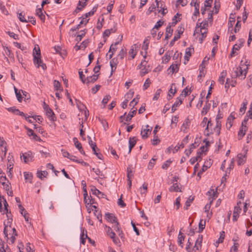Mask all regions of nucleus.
<instances>
[{"label": "nucleus", "mask_w": 252, "mask_h": 252, "mask_svg": "<svg viewBox=\"0 0 252 252\" xmlns=\"http://www.w3.org/2000/svg\"><path fill=\"white\" fill-rule=\"evenodd\" d=\"M248 69V67H247L246 68L243 69L242 67L239 66L235 68H233L231 72L232 78L235 79L239 78L241 80L245 79L247 74Z\"/></svg>", "instance_id": "nucleus-1"}, {"label": "nucleus", "mask_w": 252, "mask_h": 252, "mask_svg": "<svg viewBox=\"0 0 252 252\" xmlns=\"http://www.w3.org/2000/svg\"><path fill=\"white\" fill-rule=\"evenodd\" d=\"M33 62L36 65L37 68L41 66L43 70L46 69V65L44 64L40 58V50L39 48L37 49L35 47L33 51Z\"/></svg>", "instance_id": "nucleus-2"}, {"label": "nucleus", "mask_w": 252, "mask_h": 252, "mask_svg": "<svg viewBox=\"0 0 252 252\" xmlns=\"http://www.w3.org/2000/svg\"><path fill=\"white\" fill-rule=\"evenodd\" d=\"M33 154L31 151H28L22 154V156H21V158H23L24 161L25 163L32 161L33 160Z\"/></svg>", "instance_id": "nucleus-3"}, {"label": "nucleus", "mask_w": 252, "mask_h": 252, "mask_svg": "<svg viewBox=\"0 0 252 252\" xmlns=\"http://www.w3.org/2000/svg\"><path fill=\"white\" fill-rule=\"evenodd\" d=\"M152 130V127H149V126L148 125H147L146 126V128H144L142 127L141 131V135L142 138L143 139H147L148 137L149 133H150L151 132Z\"/></svg>", "instance_id": "nucleus-4"}, {"label": "nucleus", "mask_w": 252, "mask_h": 252, "mask_svg": "<svg viewBox=\"0 0 252 252\" xmlns=\"http://www.w3.org/2000/svg\"><path fill=\"white\" fill-rule=\"evenodd\" d=\"M93 194L97 196L99 198H104L106 195L97 189L95 187L93 186L91 189Z\"/></svg>", "instance_id": "nucleus-5"}, {"label": "nucleus", "mask_w": 252, "mask_h": 252, "mask_svg": "<svg viewBox=\"0 0 252 252\" xmlns=\"http://www.w3.org/2000/svg\"><path fill=\"white\" fill-rule=\"evenodd\" d=\"M207 24L206 22H205L203 25V27L200 29V32L201 33V36L199 38V41L200 43H202L204 39L206 36L207 34V30L205 28V25Z\"/></svg>", "instance_id": "nucleus-6"}, {"label": "nucleus", "mask_w": 252, "mask_h": 252, "mask_svg": "<svg viewBox=\"0 0 252 252\" xmlns=\"http://www.w3.org/2000/svg\"><path fill=\"white\" fill-rule=\"evenodd\" d=\"M203 239L202 235H199L198 238L195 241V245L193 247V250L195 252L197 250H199L201 248V243Z\"/></svg>", "instance_id": "nucleus-7"}, {"label": "nucleus", "mask_w": 252, "mask_h": 252, "mask_svg": "<svg viewBox=\"0 0 252 252\" xmlns=\"http://www.w3.org/2000/svg\"><path fill=\"white\" fill-rule=\"evenodd\" d=\"M45 112L46 115L49 119V120L52 121L53 122L56 121V117L55 116V114L51 108H49L45 110Z\"/></svg>", "instance_id": "nucleus-8"}, {"label": "nucleus", "mask_w": 252, "mask_h": 252, "mask_svg": "<svg viewBox=\"0 0 252 252\" xmlns=\"http://www.w3.org/2000/svg\"><path fill=\"white\" fill-rule=\"evenodd\" d=\"M189 135L186 136L182 140L180 144H178L175 147L174 149L175 152H177L180 149L183 148L184 147L185 145L189 142Z\"/></svg>", "instance_id": "nucleus-9"}, {"label": "nucleus", "mask_w": 252, "mask_h": 252, "mask_svg": "<svg viewBox=\"0 0 252 252\" xmlns=\"http://www.w3.org/2000/svg\"><path fill=\"white\" fill-rule=\"evenodd\" d=\"M192 52H194V48L192 46H190L189 47L187 48L186 49L184 58L187 62L189 61V57L191 56Z\"/></svg>", "instance_id": "nucleus-10"}, {"label": "nucleus", "mask_w": 252, "mask_h": 252, "mask_svg": "<svg viewBox=\"0 0 252 252\" xmlns=\"http://www.w3.org/2000/svg\"><path fill=\"white\" fill-rule=\"evenodd\" d=\"M106 219L111 223H115L118 221L117 218L113 214L109 213L105 214Z\"/></svg>", "instance_id": "nucleus-11"}, {"label": "nucleus", "mask_w": 252, "mask_h": 252, "mask_svg": "<svg viewBox=\"0 0 252 252\" xmlns=\"http://www.w3.org/2000/svg\"><path fill=\"white\" fill-rule=\"evenodd\" d=\"M247 129V126H241L238 133V138L239 140H241L244 137Z\"/></svg>", "instance_id": "nucleus-12"}, {"label": "nucleus", "mask_w": 252, "mask_h": 252, "mask_svg": "<svg viewBox=\"0 0 252 252\" xmlns=\"http://www.w3.org/2000/svg\"><path fill=\"white\" fill-rule=\"evenodd\" d=\"M136 139L135 137H130L129 138V151L128 153H130L132 149L134 147L136 143Z\"/></svg>", "instance_id": "nucleus-13"}, {"label": "nucleus", "mask_w": 252, "mask_h": 252, "mask_svg": "<svg viewBox=\"0 0 252 252\" xmlns=\"http://www.w3.org/2000/svg\"><path fill=\"white\" fill-rule=\"evenodd\" d=\"M27 129V134L30 136H32V139L38 141L40 140V138H39L36 134L34 132V131L29 128L26 127Z\"/></svg>", "instance_id": "nucleus-14"}, {"label": "nucleus", "mask_w": 252, "mask_h": 252, "mask_svg": "<svg viewBox=\"0 0 252 252\" xmlns=\"http://www.w3.org/2000/svg\"><path fill=\"white\" fill-rule=\"evenodd\" d=\"M84 1H85L84 2V3L82 5V7L80 6L81 5V3L82 1H79V2H78V5H77V6L76 8L75 9V10L74 11V12L73 13V14H77L80 11L82 10V9L86 6V2L88 1V0H84Z\"/></svg>", "instance_id": "nucleus-15"}, {"label": "nucleus", "mask_w": 252, "mask_h": 252, "mask_svg": "<svg viewBox=\"0 0 252 252\" xmlns=\"http://www.w3.org/2000/svg\"><path fill=\"white\" fill-rule=\"evenodd\" d=\"M96 10V7H94L91 11L90 12L86 13L84 16L80 17V19H81V20H88V17L89 16H92L94 15L95 11Z\"/></svg>", "instance_id": "nucleus-16"}, {"label": "nucleus", "mask_w": 252, "mask_h": 252, "mask_svg": "<svg viewBox=\"0 0 252 252\" xmlns=\"http://www.w3.org/2000/svg\"><path fill=\"white\" fill-rule=\"evenodd\" d=\"M237 157H238V160H237L238 165H241L244 164L246 160V156L241 154H240L238 155Z\"/></svg>", "instance_id": "nucleus-17"}, {"label": "nucleus", "mask_w": 252, "mask_h": 252, "mask_svg": "<svg viewBox=\"0 0 252 252\" xmlns=\"http://www.w3.org/2000/svg\"><path fill=\"white\" fill-rule=\"evenodd\" d=\"M173 33V30L171 28V25L170 23L169 24L168 26L167 27L166 29V32H165V39H168L170 37H171Z\"/></svg>", "instance_id": "nucleus-18"}, {"label": "nucleus", "mask_w": 252, "mask_h": 252, "mask_svg": "<svg viewBox=\"0 0 252 252\" xmlns=\"http://www.w3.org/2000/svg\"><path fill=\"white\" fill-rule=\"evenodd\" d=\"M36 15L39 17L40 20L44 22L45 19V16L42 12V8H39L36 9Z\"/></svg>", "instance_id": "nucleus-19"}, {"label": "nucleus", "mask_w": 252, "mask_h": 252, "mask_svg": "<svg viewBox=\"0 0 252 252\" xmlns=\"http://www.w3.org/2000/svg\"><path fill=\"white\" fill-rule=\"evenodd\" d=\"M137 48L136 44H133L131 46L130 49L129 51V54L131 56V59H134L136 55L137 52L135 51Z\"/></svg>", "instance_id": "nucleus-20"}, {"label": "nucleus", "mask_w": 252, "mask_h": 252, "mask_svg": "<svg viewBox=\"0 0 252 252\" xmlns=\"http://www.w3.org/2000/svg\"><path fill=\"white\" fill-rule=\"evenodd\" d=\"M98 75L94 74L93 75L87 77L86 78V83H94L98 79Z\"/></svg>", "instance_id": "nucleus-21"}, {"label": "nucleus", "mask_w": 252, "mask_h": 252, "mask_svg": "<svg viewBox=\"0 0 252 252\" xmlns=\"http://www.w3.org/2000/svg\"><path fill=\"white\" fill-rule=\"evenodd\" d=\"M169 190L170 192H181V190L180 189L179 185L177 183H174L172 186H171L169 189Z\"/></svg>", "instance_id": "nucleus-22"}, {"label": "nucleus", "mask_w": 252, "mask_h": 252, "mask_svg": "<svg viewBox=\"0 0 252 252\" xmlns=\"http://www.w3.org/2000/svg\"><path fill=\"white\" fill-rule=\"evenodd\" d=\"M73 141L74 143V145L77 149H78L80 153H82V147L80 142H79L77 138L74 137L73 138Z\"/></svg>", "instance_id": "nucleus-23"}, {"label": "nucleus", "mask_w": 252, "mask_h": 252, "mask_svg": "<svg viewBox=\"0 0 252 252\" xmlns=\"http://www.w3.org/2000/svg\"><path fill=\"white\" fill-rule=\"evenodd\" d=\"M132 165H129L127 167V179H131L133 177V173L132 171Z\"/></svg>", "instance_id": "nucleus-24"}, {"label": "nucleus", "mask_w": 252, "mask_h": 252, "mask_svg": "<svg viewBox=\"0 0 252 252\" xmlns=\"http://www.w3.org/2000/svg\"><path fill=\"white\" fill-rule=\"evenodd\" d=\"M6 142L3 140V138L0 137V150L2 152H4V154L6 153Z\"/></svg>", "instance_id": "nucleus-25"}, {"label": "nucleus", "mask_w": 252, "mask_h": 252, "mask_svg": "<svg viewBox=\"0 0 252 252\" xmlns=\"http://www.w3.org/2000/svg\"><path fill=\"white\" fill-rule=\"evenodd\" d=\"M184 239L185 236L183 235V234L180 231L178 237V243L182 248L183 247V241H184Z\"/></svg>", "instance_id": "nucleus-26"}, {"label": "nucleus", "mask_w": 252, "mask_h": 252, "mask_svg": "<svg viewBox=\"0 0 252 252\" xmlns=\"http://www.w3.org/2000/svg\"><path fill=\"white\" fill-rule=\"evenodd\" d=\"M248 104V101L245 99L243 102L242 106L241 107L239 111L240 114L243 115L247 109V105Z\"/></svg>", "instance_id": "nucleus-27"}, {"label": "nucleus", "mask_w": 252, "mask_h": 252, "mask_svg": "<svg viewBox=\"0 0 252 252\" xmlns=\"http://www.w3.org/2000/svg\"><path fill=\"white\" fill-rule=\"evenodd\" d=\"M210 103H206L201 111V115H206L207 112L209 111L210 108Z\"/></svg>", "instance_id": "nucleus-28"}, {"label": "nucleus", "mask_w": 252, "mask_h": 252, "mask_svg": "<svg viewBox=\"0 0 252 252\" xmlns=\"http://www.w3.org/2000/svg\"><path fill=\"white\" fill-rule=\"evenodd\" d=\"M136 109L131 110L127 115L126 118V121L128 122L131 120L132 118L134 116V115L136 114Z\"/></svg>", "instance_id": "nucleus-29"}, {"label": "nucleus", "mask_w": 252, "mask_h": 252, "mask_svg": "<svg viewBox=\"0 0 252 252\" xmlns=\"http://www.w3.org/2000/svg\"><path fill=\"white\" fill-rule=\"evenodd\" d=\"M226 75V71H223L222 72H221L219 80H218V81L219 82V83L220 84H221L222 85L223 84Z\"/></svg>", "instance_id": "nucleus-30"}, {"label": "nucleus", "mask_w": 252, "mask_h": 252, "mask_svg": "<svg viewBox=\"0 0 252 252\" xmlns=\"http://www.w3.org/2000/svg\"><path fill=\"white\" fill-rule=\"evenodd\" d=\"M147 187H148V184L146 183H144L143 185H142V186L140 188V193L142 195L143 194H144L145 195L146 194V193L147 192Z\"/></svg>", "instance_id": "nucleus-31"}, {"label": "nucleus", "mask_w": 252, "mask_h": 252, "mask_svg": "<svg viewBox=\"0 0 252 252\" xmlns=\"http://www.w3.org/2000/svg\"><path fill=\"white\" fill-rule=\"evenodd\" d=\"M239 209L241 210V209H239L237 207H235L234 208L233 214V220L234 221H237L239 217V214L238 213V211Z\"/></svg>", "instance_id": "nucleus-32"}, {"label": "nucleus", "mask_w": 252, "mask_h": 252, "mask_svg": "<svg viewBox=\"0 0 252 252\" xmlns=\"http://www.w3.org/2000/svg\"><path fill=\"white\" fill-rule=\"evenodd\" d=\"M194 200V197L190 196L186 201L185 203V206L184 207V208L186 210H188V207L190 206L191 203L192 202V201Z\"/></svg>", "instance_id": "nucleus-33"}, {"label": "nucleus", "mask_w": 252, "mask_h": 252, "mask_svg": "<svg viewBox=\"0 0 252 252\" xmlns=\"http://www.w3.org/2000/svg\"><path fill=\"white\" fill-rule=\"evenodd\" d=\"M169 70H171L170 72L172 73L177 72L179 70V67L177 64H172L169 68Z\"/></svg>", "instance_id": "nucleus-34"}, {"label": "nucleus", "mask_w": 252, "mask_h": 252, "mask_svg": "<svg viewBox=\"0 0 252 252\" xmlns=\"http://www.w3.org/2000/svg\"><path fill=\"white\" fill-rule=\"evenodd\" d=\"M208 193L210 194V195L212 196V199L210 201V203H212L213 200L215 199L216 197H217V191H215L213 189H210L209 191L208 192Z\"/></svg>", "instance_id": "nucleus-35"}, {"label": "nucleus", "mask_w": 252, "mask_h": 252, "mask_svg": "<svg viewBox=\"0 0 252 252\" xmlns=\"http://www.w3.org/2000/svg\"><path fill=\"white\" fill-rule=\"evenodd\" d=\"M47 175H48V172L46 171H38L37 172V176L41 179H42V178L44 177H46Z\"/></svg>", "instance_id": "nucleus-36"}, {"label": "nucleus", "mask_w": 252, "mask_h": 252, "mask_svg": "<svg viewBox=\"0 0 252 252\" xmlns=\"http://www.w3.org/2000/svg\"><path fill=\"white\" fill-rule=\"evenodd\" d=\"M86 31L87 30H82V31H81L80 32V34H78L77 37H76V40L78 41H80L82 38L85 36L86 33Z\"/></svg>", "instance_id": "nucleus-37"}, {"label": "nucleus", "mask_w": 252, "mask_h": 252, "mask_svg": "<svg viewBox=\"0 0 252 252\" xmlns=\"http://www.w3.org/2000/svg\"><path fill=\"white\" fill-rule=\"evenodd\" d=\"M24 174L25 179L26 181H29L30 183H32V174L31 173H30L27 172H25L24 173Z\"/></svg>", "instance_id": "nucleus-38"}, {"label": "nucleus", "mask_w": 252, "mask_h": 252, "mask_svg": "<svg viewBox=\"0 0 252 252\" xmlns=\"http://www.w3.org/2000/svg\"><path fill=\"white\" fill-rule=\"evenodd\" d=\"M119 41H118L115 42L114 44H112L110 47L108 53H110L111 52H112L113 53L115 52L117 49V45L119 43Z\"/></svg>", "instance_id": "nucleus-39"}, {"label": "nucleus", "mask_w": 252, "mask_h": 252, "mask_svg": "<svg viewBox=\"0 0 252 252\" xmlns=\"http://www.w3.org/2000/svg\"><path fill=\"white\" fill-rule=\"evenodd\" d=\"M240 19H241V18L239 17H238L237 18L238 20H237V22L235 25L234 31L235 33L237 32L240 30V28L241 27Z\"/></svg>", "instance_id": "nucleus-40"}, {"label": "nucleus", "mask_w": 252, "mask_h": 252, "mask_svg": "<svg viewBox=\"0 0 252 252\" xmlns=\"http://www.w3.org/2000/svg\"><path fill=\"white\" fill-rule=\"evenodd\" d=\"M140 97L139 95H137L136 97L134 98L129 103L130 106L133 108L138 103Z\"/></svg>", "instance_id": "nucleus-41"}, {"label": "nucleus", "mask_w": 252, "mask_h": 252, "mask_svg": "<svg viewBox=\"0 0 252 252\" xmlns=\"http://www.w3.org/2000/svg\"><path fill=\"white\" fill-rule=\"evenodd\" d=\"M240 49V46L237 45V44H235L233 45V47L232 48V51L230 54V56L232 57L234 56L235 53H236V51H238Z\"/></svg>", "instance_id": "nucleus-42"}, {"label": "nucleus", "mask_w": 252, "mask_h": 252, "mask_svg": "<svg viewBox=\"0 0 252 252\" xmlns=\"http://www.w3.org/2000/svg\"><path fill=\"white\" fill-rule=\"evenodd\" d=\"M118 63V61L117 58H113L110 62V66H113L115 67L114 70H116L117 65Z\"/></svg>", "instance_id": "nucleus-43"}, {"label": "nucleus", "mask_w": 252, "mask_h": 252, "mask_svg": "<svg viewBox=\"0 0 252 252\" xmlns=\"http://www.w3.org/2000/svg\"><path fill=\"white\" fill-rule=\"evenodd\" d=\"M126 50L122 48L120 51L119 52V54L118 55V57L120 59L123 60L126 54Z\"/></svg>", "instance_id": "nucleus-44"}, {"label": "nucleus", "mask_w": 252, "mask_h": 252, "mask_svg": "<svg viewBox=\"0 0 252 252\" xmlns=\"http://www.w3.org/2000/svg\"><path fill=\"white\" fill-rule=\"evenodd\" d=\"M18 17L22 22H26L27 19L25 18V14L23 12L18 13Z\"/></svg>", "instance_id": "nucleus-45"}, {"label": "nucleus", "mask_w": 252, "mask_h": 252, "mask_svg": "<svg viewBox=\"0 0 252 252\" xmlns=\"http://www.w3.org/2000/svg\"><path fill=\"white\" fill-rule=\"evenodd\" d=\"M161 92L162 90L160 89H158L157 90L153 98V100H157L158 99Z\"/></svg>", "instance_id": "nucleus-46"}, {"label": "nucleus", "mask_w": 252, "mask_h": 252, "mask_svg": "<svg viewBox=\"0 0 252 252\" xmlns=\"http://www.w3.org/2000/svg\"><path fill=\"white\" fill-rule=\"evenodd\" d=\"M12 221V218H9L7 219L6 221L4 222V227L7 226V228L11 229V223Z\"/></svg>", "instance_id": "nucleus-47"}, {"label": "nucleus", "mask_w": 252, "mask_h": 252, "mask_svg": "<svg viewBox=\"0 0 252 252\" xmlns=\"http://www.w3.org/2000/svg\"><path fill=\"white\" fill-rule=\"evenodd\" d=\"M0 9L2 13L5 15L8 14V11L2 1H0Z\"/></svg>", "instance_id": "nucleus-48"}, {"label": "nucleus", "mask_w": 252, "mask_h": 252, "mask_svg": "<svg viewBox=\"0 0 252 252\" xmlns=\"http://www.w3.org/2000/svg\"><path fill=\"white\" fill-rule=\"evenodd\" d=\"M205 226V221L203 223V220H201L199 223V232H202L204 229Z\"/></svg>", "instance_id": "nucleus-49"}, {"label": "nucleus", "mask_w": 252, "mask_h": 252, "mask_svg": "<svg viewBox=\"0 0 252 252\" xmlns=\"http://www.w3.org/2000/svg\"><path fill=\"white\" fill-rule=\"evenodd\" d=\"M14 91L17 97V98L19 102H21L22 100V97L20 92H18V89L14 87Z\"/></svg>", "instance_id": "nucleus-50"}, {"label": "nucleus", "mask_w": 252, "mask_h": 252, "mask_svg": "<svg viewBox=\"0 0 252 252\" xmlns=\"http://www.w3.org/2000/svg\"><path fill=\"white\" fill-rule=\"evenodd\" d=\"M157 160V158H152V159L150 160V161L149 162V164H148V168L149 169H152L154 165H155V161Z\"/></svg>", "instance_id": "nucleus-51"}, {"label": "nucleus", "mask_w": 252, "mask_h": 252, "mask_svg": "<svg viewBox=\"0 0 252 252\" xmlns=\"http://www.w3.org/2000/svg\"><path fill=\"white\" fill-rule=\"evenodd\" d=\"M149 40L148 39H145L143 42V45L142 46V49L144 50L145 51H147V50L148 49L149 46Z\"/></svg>", "instance_id": "nucleus-52"}, {"label": "nucleus", "mask_w": 252, "mask_h": 252, "mask_svg": "<svg viewBox=\"0 0 252 252\" xmlns=\"http://www.w3.org/2000/svg\"><path fill=\"white\" fill-rule=\"evenodd\" d=\"M180 38V36L179 34H175L173 38V39L170 42V46H172L176 41L178 40Z\"/></svg>", "instance_id": "nucleus-53"}, {"label": "nucleus", "mask_w": 252, "mask_h": 252, "mask_svg": "<svg viewBox=\"0 0 252 252\" xmlns=\"http://www.w3.org/2000/svg\"><path fill=\"white\" fill-rule=\"evenodd\" d=\"M151 83V81H150V80L149 79V78H147L144 84V85H143V90H145L146 89H147L149 86H150V84Z\"/></svg>", "instance_id": "nucleus-54"}, {"label": "nucleus", "mask_w": 252, "mask_h": 252, "mask_svg": "<svg viewBox=\"0 0 252 252\" xmlns=\"http://www.w3.org/2000/svg\"><path fill=\"white\" fill-rule=\"evenodd\" d=\"M160 141L158 136L157 135H154V138L152 140V144L153 145H157Z\"/></svg>", "instance_id": "nucleus-55"}, {"label": "nucleus", "mask_w": 252, "mask_h": 252, "mask_svg": "<svg viewBox=\"0 0 252 252\" xmlns=\"http://www.w3.org/2000/svg\"><path fill=\"white\" fill-rule=\"evenodd\" d=\"M88 238V236L87 234H86V235H85L84 233V231H83L82 235H81V244H82L83 245H85V242H86L85 240L86 238Z\"/></svg>", "instance_id": "nucleus-56"}, {"label": "nucleus", "mask_w": 252, "mask_h": 252, "mask_svg": "<svg viewBox=\"0 0 252 252\" xmlns=\"http://www.w3.org/2000/svg\"><path fill=\"white\" fill-rule=\"evenodd\" d=\"M171 161L170 160H167L165 162L163 163L162 165V168L163 169H166L170 166V163H171Z\"/></svg>", "instance_id": "nucleus-57"}, {"label": "nucleus", "mask_w": 252, "mask_h": 252, "mask_svg": "<svg viewBox=\"0 0 252 252\" xmlns=\"http://www.w3.org/2000/svg\"><path fill=\"white\" fill-rule=\"evenodd\" d=\"M7 110L9 112H11L15 115H18V113L19 111V109H16L15 107L8 108Z\"/></svg>", "instance_id": "nucleus-58"}, {"label": "nucleus", "mask_w": 252, "mask_h": 252, "mask_svg": "<svg viewBox=\"0 0 252 252\" xmlns=\"http://www.w3.org/2000/svg\"><path fill=\"white\" fill-rule=\"evenodd\" d=\"M239 244L234 243L233 246L231 247L230 252H237Z\"/></svg>", "instance_id": "nucleus-59"}, {"label": "nucleus", "mask_w": 252, "mask_h": 252, "mask_svg": "<svg viewBox=\"0 0 252 252\" xmlns=\"http://www.w3.org/2000/svg\"><path fill=\"white\" fill-rule=\"evenodd\" d=\"M134 94V92L133 91H132V90H130L128 93H127L125 95V97H126V99H128L129 100V99H130V98H131L133 95Z\"/></svg>", "instance_id": "nucleus-60"}, {"label": "nucleus", "mask_w": 252, "mask_h": 252, "mask_svg": "<svg viewBox=\"0 0 252 252\" xmlns=\"http://www.w3.org/2000/svg\"><path fill=\"white\" fill-rule=\"evenodd\" d=\"M13 44L15 47L20 49L22 51H25L26 49L25 47L22 46L20 43L18 42H14Z\"/></svg>", "instance_id": "nucleus-61"}, {"label": "nucleus", "mask_w": 252, "mask_h": 252, "mask_svg": "<svg viewBox=\"0 0 252 252\" xmlns=\"http://www.w3.org/2000/svg\"><path fill=\"white\" fill-rule=\"evenodd\" d=\"M54 89L56 91H58L61 87L60 83L58 81L54 80Z\"/></svg>", "instance_id": "nucleus-62"}, {"label": "nucleus", "mask_w": 252, "mask_h": 252, "mask_svg": "<svg viewBox=\"0 0 252 252\" xmlns=\"http://www.w3.org/2000/svg\"><path fill=\"white\" fill-rule=\"evenodd\" d=\"M111 98V96L110 95H106L102 99V103L104 104V107H105V105L107 103L108 101Z\"/></svg>", "instance_id": "nucleus-63"}, {"label": "nucleus", "mask_w": 252, "mask_h": 252, "mask_svg": "<svg viewBox=\"0 0 252 252\" xmlns=\"http://www.w3.org/2000/svg\"><path fill=\"white\" fill-rule=\"evenodd\" d=\"M164 22L163 21L159 20L157 22L155 25L154 29H156V30L158 29L163 24Z\"/></svg>", "instance_id": "nucleus-64"}]
</instances>
